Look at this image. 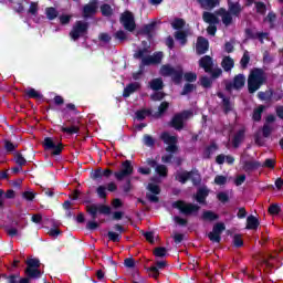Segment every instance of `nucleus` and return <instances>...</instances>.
<instances>
[{
	"instance_id": "f257e3e1",
	"label": "nucleus",
	"mask_w": 283,
	"mask_h": 283,
	"mask_svg": "<svg viewBox=\"0 0 283 283\" xmlns=\"http://www.w3.org/2000/svg\"><path fill=\"white\" fill-rule=\"evenodd\" d=\"M264 81H266V75L264 74V71L260 69L252 70L248 78V90L250 94L258 92Z\"/></svg>"
},
{
	"instance_id": "f03ea898",
	"label": "nucleus",
	"mask_w": 283,
	"mask_h": 283,
	"mask_svg": "<svg viewBox=\"0 0 283 283\" xmlns=\"http://www.w3.org/2000/svg\"><path fill=\"white\" fill-rule=\"evenodd\" d=\"M161 140H164L165 145H168L166 147V151H168V155H165L163 157V163H171V159L174 158V155L176 154L178 146H176V143H178V138L169 133L161 134Z\"/></svg>"
},
{
	"instance_id": "7ed1b4c3",
	"label": "nucleus",
	"mask_w": 283,
	"mask_h": 283,
	"mask_svg": "<svg viewBox=\"0 0 283 283\" xmlns=\"http://www.w3.org/2000/svg\"><path fill=\"white\" fill-rule=\"evenodd\" d=\"M149 50L144 48L134 54L135 59H142V65H158L163 61V52H156L154 55H148Z\"/></svg>"
},
{
	"instance_id": "20e7f679",
	"label": "nucleus",
	"mask_w": 283,
	"mask_h": 283,
	"mask_svg": "<svg viewBox=\"0 0 283 283\" xmlns=\"http://www.w3.org/2000/svg\"><path fill=\"white\" fill-rule=\"evenodd\" d=\"M159 74H161V76H171L175 83H180V80L182 78V69L180 66L172 67L169 64H165L160 67Z\"/></svg>"
},
{
	"instance_id": "39448f33",
	"label": "nucleus",
	"mask_w": 283,
	"mask_h": 283,
	"mask_svg": "<svg viewBox=\"0 0 283 283\" xmlns=\"http://www.w3.org/2000/svg\"><path fill=\"white\" fill-rule=\"evenodd\" d=\"M176 180L185 185L187 180H192L193 185H198L200 182V174L198 170H192L190 172H187L185 170H181L177 172Z\"/></svg>"
},
{
	"instance_id": "423d86ee",
	"label": "nucleus",
	"mask_w": 283,
	"mask_h": 283,
	"mask_svg": "<svg viewBox=\"0 0 283 283\" xmlns=\"http://www.w3.org/2000/svg\"><path fill=\"white\" fill-rule=\"evenodd\" d=\"M87 34V23L83 21H77L73 25L72 31L70 32V36L73 41L81 39V36H85Z\"/></svg>"
},
{
	"instance_id": "0eeeda50",
	"label": "nucleus",
	"mask_w": 283,
	"mask_h": 283,
	"mask_svg": "<svg viewBox=\"0 0 283 283\" xmlns=\"http://www.w3.org/2000/svg\"><path fill=\"white\" fill-rule=\"evenodd\" d=\"M172 207H175V209H179V211L181 213H185V216L198 213V210L200 209V207H198L197 205L187 203L185 201H176L175 203H172Z\"/></svg>"
},
{
	"instance_id": "6e6552de",
	"label": "nucleus",
	"mask_w": 283,
	"mask_h": 283,
	"mask_svg": "<svg viewBox=\"0 0 283 283\" xmlns=\"http://www.w3.org/2000/svg\"><path fill=\"white\" fill-rule=\"evenodd\" d=\"M191 116H193V113H191V111H186V112H182L181 114H177L172 117L171 126L175 129H182L186 120H188V118H191Z\"/></svg>"
},
{
	"instance_id": "1a4fd4ad",
	"label": "nucleus",
	"mask_w": 283,
	"mask_h": 283,
	"mask_svg": "<svg viewBox=\"0 0 283 283\" xmlns=\"http://www.w3.org/2000/svg\"><path fill=\"white\" fill-rule=\"evenodd\" d=\"M27 270L25 273L29 277H41V271H39V266H41V262L39 259H29L27 261Z\"/></svg>"
},
{
	"instance_id": "9d476101",
	"label": "nucleus",
	"mask_w": 283,
	"mask_h": 283,
	"mask_svg": "<svg viewBox=\"0 0 283 283\" xmlns=\"http://www.w3.org/2000/svg\"><path fill=\"white\" fill-rule=\"evenodd\" d=\"M44 149H48L52 151L54 156H59L61 151H63V145L56 140H54L52 137H45L43 142Z\"/></svg>"
},
{
	"instance_id": "9b49d317",
	"label": "nucleus",
	"mask_w": 283,
	"mask_h": 283,
	"mask_svg": "<svg viewBox=\"0 0 283 283\" xmlns=\"http://www.w3.org/2000/svg\"><path fill=\"white\" fill-rule=\"evenodd\" d=\"M120 23L128 32H134L136 30V22L134 21V14L126 11L120 17Z\"/></svg>"
},
{
	"instance_id": "f8f14e48",
	"label": "nucleus",
	"mask_w": 283,
	"mask_h": 283,
	"mask_svg": "<svg viewBox=\"0 0 283 283\" xmlns=\"http://www.w3.org/2000/svg\"><path fill=\"white\" fill-rule=\"evenodd\" d=\"M224 223L214 224L212 231L208 234L209 240H211V242H220V235H222V231H224Z\"/></svg>"
},
{
	"instance_id": "ddd939ff",
	"label": "nucleus",
	"mask_w": 283,
	"mask_h": 283,
	"mask_svg": "<svg viewBox=\"0 0 283 283\" xmlns=\"http://www.w3.org/2000/svg\"><path fill=\"white\" fill-rule=\"evenodd\" d=\"M97 10H98V0H92L88 4H85L83 8L84 19L93 17V14H96Z\"/></svg>"
},
{
	"instance_id": "4468645a",
	"label": "nucleus",
	"mask_w": 283,
	"mask_h": 283,
	"mask_svg": "<svg viewBox=\"0 0 283 283\" xmlns=\"http://www.w3.org/2000/svg\"><path fill=\"white\" fill-rule=\"evenodd\" d=\"M133 170L134 168L132 167V163L126 160L123 163L122 170L119 172H115V178H117V180H123L126 176L132 175Z\"/></svg>"
},
{
	"instance_id": "2eb2a0df",
	"label": "nucleus",
	"mask_w": 283,
	"mask_h": 283,
	"mask_svg": "<svg viewBox=\"0 0 283 283\" xmlns=\"http://www.w3.org/2000/svg\"><path fill=\"white\" fill-rule=\"evenodd\" d=\"M148 193L147 198L150 202H158V193H160V187L155 184H148Z\"/></svg>"
},
{
	"instance_id": "dca6fc26",
	"label": "nucleus",
	"mask_w": 283,
	"mask_h": 283,
	"mask_svg": "<svg viewBox=\"0 0 283 283\" xmlns=\"http://www.w3.org/2000/svg\"><path fill=\"white\" fill-rule=\"evenodd\" d=\"M209 50V41L202 36H199L196 44L197 54H205Z\"/></svg>"
},
{
	"instance_id": "f3484780",
	"label": "nucleus",
	"mask_w": 283,
	"mask_h": 283,
	"mask_svg": "<svg viewBox=\"0 0 283 283\" xmlns=\"http://www.w3.org/2000/svg\"><path fill=\"white\" fill-rule=\"evenodd\" d=\"M137 90H140V84L138 82L132 83L124 88L123 96L128 98V96H132Z\"/></svg>"
},
{
	"instance_id": "a211bd4d",
	"label": "nucleus",
	"mask_w": 283,
	"mask_h": 283,
	"mask_svg": "<svg viewBox=\"0 0 283 283\" xmlns=\"http://www.w3.org/2000/svg\"><path fill=\"white\" fill-rule=\"evenodd\" d=\"M199 65L200 67L205 69V72H211L213 61H211V57L209 55H206L199 61Z\"/></svg>"
},
{
	"instance_id": "6ab92c4d",
	"label": "nucleus",
	"mask_w": 283,
	"mask_h": 283,
	"mask_svg": "<svg viewBox=\"0 0 283 283\" xmlns=\"http://www.w3.org/2000/svg\"><path fill=\"white\" fill-rule=\"evenodd\" d=\"M207 196H209V190L207 189V187H201L196 195L197 202H199L200 205H205Z\"/></svg>"
},
{
	"instance_id": "aec40b11",
	"label": "nucleus",
	"mask_w": 283,
	"mask_h": 283,
	"mask_svg": "<svg viewBox=\"0 0 283 283\" xmlns=\"http://www.w3.org/2000/svg\"><path fill=\"white\" fill-rule=\"evenodd\" d=\"M219 14L222 19L223 25H231V22L233 21V17H231V13L224 9L219 10Z\"/></svg>"
},
{
	"instance_id": "412c9836",
	"label": "nucleus",
	"mask_w": 283,
	"mask_h": 283,
	"mask_svg": "<svg viewBox=\"0 0 283 283\" xmlns=\"http://www.w3.org/2000/svg\"><path fill=\"white\" fill-rule=\"evenodd\" d=\"M244 83H247V77H244L243 74L237 75L233 81L234 90H240V88L244 87Z\"/></svg>"
},
{
	"instance_id": "4be33fe9",
	"label": "nucleus",
	"mask_w": 283,
	"mask_h": 283,
	"mask_svg": "<svg viewBox=\"0 0 283 283\" xmlns=\"http://www.w3.org/2000/svg\"><path fill=\"white\" fill-rule=\"evenodd\" d=\"M258 227H260V221L258 220V218L249 216L247 218V229L255 230L258 229Z\"/></svg>"
},
{
	"instance_id": "5701e85b",
	"label": "nucleus",
	"mask_w": 283,
	"mask_h": 283,
	"mask_svg": "<svg viewBox=\"0 0 283 283\" xmlns=\"http://www.w3.org/2000/svg\"><path fill=\"white\" fill-rule=\"evenodd\" d=\"M112 176V170L109 169H97L93 172V178L97 179V178H109Z\"/></svg>"
},
{
	"instance_id": "b1692460",
	"label": "nucleus",
	"mask_w": 283,
	"mask_h": 283,
	"mask_svg": "<svg viewBox=\"0 0 283 283\" xmlns=\"http://www.w3.org/2000/svg\"><path fill=\"white\" fill-rule=\"evenodd\" d=\"M203 21L210 25H216V23H218V17H216L213 13L205 12Z\"/></svg>"
},
{
	"instance_id": "393cba45",
	"label": "nucleus",
	"mask_w": 283,
	"mask_h": 283,
	"mask_svg": "<svg viewBox=\"0 0 283 283\" xmlns=\"http://www.w3.org/2000/svg\"><path fill=\"white\" fill-rule=\"evenodd\" d=\"M266 107L264 105H259L253 111L252 118L253 120L260 122L262 120V112H264Z\"/></svg>"
},
{
	"instance_id": "a878e982",
	"label": "nucleus",
	"mask_w": 283,
	"mask_h": 283,
	"mask_svg": "<svg viewBox=\"0 0 283 283\" xmlns=\"http://www.w3.org/2000/svg\"><path fill=\"white\" fill-rule=\"evenodd\" d=\"M244 140V129H241L237 133V135L232 139L233 147H240V143Z\"/></svg>"
},
{
	"instance_id": "bb28decb",
	"label": "nucleus",
	"mask_w": 283,
	"mask_h": 283,
	"mask_svg": "<svg viewBox=\"0 0 283 283\" xmlns=\"http://www.w3.org/2000/svg\"><path fill=\"white\" fill-rule=\"evenodd\" d=\"M221 65L226 72H229L234 65L233 59L230 56L223 57Z\"/></svg>"
},
{
	"instance_id": "cd10ccee",
	"label": "nucleus",
	"mask_w": 283,
	"mask_h": 283,
	"mask_svg": "<svg viewBox=\"0 0 283 283\" xmlns=\"http://www.w3.org/2000/svg\"><path fill=\"white\" fill-rule=\"evenodd\" d=\"M229 11L234 17H238L240 12H242V8L240 7V3L229 2Z\"/></svg>"
},
{
	"instance_id": "c85d7f7f",
	"label": "nucleus",
	"mask_w": 283,
	"mask_h": 283,
	"mask_svg": "<svg viewBox=\"0 0 283 283\" xmlns=\"http://www.w3.org/2000/svg\"><path fill=\"white\" fill-rule=\"evenodd\" d=\"M218 151V146L216 144H211L206 150L203 151V158H211L213 154Z\"/></svg>"
},
{
	"instance_id": "c756f323",
	"label": "nucleus",
	"mask_w": 283,
	"mask_h": 283,
	"mask_svg": "<svg viewBox=\"0 0 283 283\" xmlns=\"http://www.w3.org/2000/svg\"><path fill=\"white\" fill-rule=\"evenodd\" d=\"M199 2L202 8H206V10L216 8V6H218V0H199Z\"/></svg>"
},
{
	"instance_id": "7c9ffc66",
	"label": "nucleus",
	"mask_w": 283,
	"mask_h": 283,
	"mask_svg": "<svg viewBox=\"0 0 283 283\" xmlns=\"http://www.w3.org/2000/svg\"><path fill=\"white\" fill-rule=\"evenodd\" d=\"M46 18L50 19V21H54L59 17V11H56L53 7L45 9Z\"/></svg>"
},
{
	"instance_id": "2f4dec72",
	"label": "nucleus",
	"mask_w": 283,
	"mask_h": 283,
	"mask_svg": "<svg viewBox=\"0 0 283 283\" xmlns=\"http://www.w3.org/2000/svg\"><path fill=\"white\" fill-rule=\"evenodd\" d=\"M168 108H169V103L163 102L158 108V113H156L155 116L157 118H160V116H163V114H165V112H167Z\"/></svg>"
},
{
	"instance_id": "473e14b6",
	"label": "nucleus",
	"mask_w": 283,
	"mask_h": 283,
	"mask_svg": "<svg viewBox=\"0 0 283 283\" xmlns=\"http://www.w3.org/2000/svg\"><path fill=\"white\" fill-rule=\"evenodd\" d=\"M150 88L154 91L163 90V80L161 78H155L150 82Z\"/></svg>"
},
{
	"instance_id": "72a5a7b5",
	"label": "nucleus",
	"mask_w": 283,
	"mask_h": 283,
	"mask_svg": "<svg viewBox=\"0 0 283 283\" xmlns=\"http://www.w3.org/2000/svg\"><path fill=\"white\" fill-rule=\"evenodd\" d=\"M175 39L180 42L181 45L187 43V34L185 32L178 31L175 33Z\"/></svg>"
},
{
	"instance_id": "f704fd0d",
	"label": "nucleus",
	"mask_w": 283,
	"mask_h": 283,
	"mask_svg": "<svg viewBox=\"0 0 283 283\" xmlns=\"http://www.w3.org/2000/svg\"><path fill=\"white\" fill-rule=\"evenodd\" d=\"M171 25H172L174 30H181V28H185V20H182V19H175L171 22Z\"/></svg>"
},
{
	"instance_id": "c9c22d12",
	"label": "nucleus",
	"mask_w": 283,
	"mask_h": 283,
	"mask_svg": "<svg viewBox=\"0 0 283 283\" xmlns=\"http://www.w3.org/2000/svg\"><path fill=\"white\" fill-rule=\"evenodd\" d=\"M87 211L93 218H96V214L99 213V206L91 205L87 207Z\"/></svg>"
},
{
	"instance_id": "e433bc0d",
	"label": "nucleus",
	"mask_w": 283,
	"mask_h": 283,
	"mask_svg": "<svg viewBox=\"0 0 283 283\" xmlns=\"http://www.w3.org/2000/svg\"><path fill=\"white\" fill-rule=\"evenodd\" d=\"M27 96L29 98H41V93L34 88H30L27 91Z\"/></svg>"
},
{
	"instance_id": "4c0bfd02",
	"label": "nucleus",
	"mask_w": 283,
	"mask_h": 283,
	"mask_svg": "<svg viewBox=\"0 0 283 283\" xmlns=\"http://www.w3.org/2000/svg\"><path fill=\"white\" fill-rule=\"evenodd\" d=\"M61 132H64V134H78V127H76V126L63 127L62 126Z\"/></svg>"
},
{
	"instance_id": "58836bf2",
	"label": "nucleus",
	"mask_w": 283,
	"mask_h": 283,
	"mask_svg": "<svg viewBox=\"0 0 283 283\" xmlns=\"http://www.w3.org/2000/svg\"><path fill=\"white\" fill-rule=\"evenodd\" d=\"M59 19H60V23L62 25H67V23H70V21H72V15H70V14H62V15L59 17Z\"/></svg>"
},
{
	"instance_id": "ea45409f",
	"label": "nucleus",
	"mask_w": 283,
	"mask_h": 283,
	"mask_svg": "<svg viewBox=\"0 0 283 283\" xmlns=\"http://www.w3.org/2000/svg\"><path fill=\"white\" fill-rule=\"evenodd\" d=\"M39 12V3L31 2L29 8V14H33V17H36V13Z\"/></svg>"
},
{
	"instance_id": "a19ab883",
	"label": "nucleus",
	"mask_w": 283,
	"mask_h": 283,
	"mask_svg": "<svg viewBox=\"0 0 283 283\" xmlns=\"http://www.w3.org/2000/svg\"><path fill=\"white\" fill-rule=\"evenodd\" d=\"M258 96H259V98H260V101H269V99H271V97L273 96V93H271V92H260L259 94H258Z\"/></svg>"
},
{
	"instance_id": "79ce46f5",
	"label": "nucleus",
	"mask_w": 283,
	"mask_h": 283,
	"mask_svg": "<svg viewBox=\"0 0 283 283\" xmlns=\"http://www.w3.org/2000/svg\"><path fill=\"white\" fill-rule=\"evenodd\" d=\"M147 116H149V111H138L136 113L137 120H145V118H147Z\"/></svg>"
},
{
	"instance_id": "37998d69",
	"label": "nucleus",
	"mask_w": 283,
	"mask_h": 283,
	"mask_svg": "<svg viewBox=\"0 0 283 283\" xmlns=\"http://www.w3.org/2000/svg\"><path fill=\"white\" fill-rule=\"evenodd\" d=\"M101 11L104 17H109V14H112V7H109V4H103Z\"/></svg>"
},
{
	"instance_id": "c03bdc74",
	"label": "nucleus",
	"mask_w": 283,
	"mask_h": 283,
	"mask_svg": "<svg viewBox=\"0 0 283 283\" xmlns=\"http://www.w3.org/2000/svg\"><path fill=\"white\" fill-rule=\"evenodd\" d=\"M249 61H251V57L249 56L248 51H245L241 59V66L247 67V65H249Z\"/></svg>"
},
{
	"instance_id": "a18cd8bd",
	"label": "nucleus",
	"mask_w": 283,
	"mask_h": 283,
	"mask_svg": "<svg viewBox=\"0 0 283 283\" xmlns=\"http://www.w3.org/2000/svg\"><path fill=\"white\" fill-rule=\"evenodd\" d=\"M154 253H155L156 258H165V255H167V249L157 248Z\"/></svg>"
},
{
	"instance_id": "49530a36",
	"label": "nucleus",
	"mask_w": 283,
	"mask_h": 283,
	"mask_svg": "<svg viewBox=\"0 0 283 283\" xmlns=\"http://www.w3.org/2000/svg\"><path fill=\"white\" fill-rule=\"evenodd\" d=\"M156 172L159 175V176H167V167L165 165H159L156 167Z\"/></svg>"
},
{
	"instance_id": "de8ad7c7",
	"label": "nucleus",
	"mask_w": 283,
	"mask_h": 283,
	"mask_svg": "<svg viewBox=\"0 0 283 283\" xmlns=\"http://www.w3.org/2000/svg\"><path fill=\"white\" fill-rule=\"evenodd\" d=\"M203 220H218V216L211 211L203 212Z\"/></svg>"
},
{
	"instance_id": "09e8293b",
	"label": "nucleus",
	"mask_w": 283,
	"mask_h": 283,
	"mask_svg": "<svg viewBox=\"0 0 283 283\" xmlns=\"http://www.w3.org/2000/svg\"><path fill=\"white\" fill-rule=\"evenodd\" d=\"M185 81H187L188 83H193V81H196V78H198V76L196 75V73H186L184 75Z\"/></svg>"
},
{
	"instance_id": "8fccbe9b",
	"label": "nucleus",
	"mask_w": 283,
	"mask_h": 283,
	"mask_svg": "<svg viewBox=\"0 0 283 283\" xmlns=\"http://www.w3.org/2000/svg\"><path fill=\"white\" fill-rule=\"evenodd\" d=\"M154 30H156V22H151V23L146 24V25L144 27V32H145L146 34H149L150 32H154Z\"/></svg>"
},
{
	"instance_id": "3c124183",
	"label": "nucleus",
	"mask_w": 283,
	"mask_h": 283,
	"mask_svg": "<svg viewBox=\"0 0 283 283\" xmlns=\"http://www.w3.org/2000/svg\"><path fill=\"white\" fill-rule=\"evenodd\" d=\"M218 96L219 98H222L226 112H229V109H231V104L229 103V101L224 98V95L222 93H218Z\"/></svg>"
},
{
	"instance_id": "603ef678",
	"label": "nucleus",
	"mask_w": 283,
	"mask_h": 283,
	"mask_svg": "<svg viewBox=\"0 0 283 283\" xmlns=\"http://www.w3.org/2000/svg\"><path fill=\"white\" fill-rule=\"evenodd\" d=\"M233 244L234 247H242V244H244V242L242 241V235L235 234L233 237Z\"/></svg>"
},
{
	"instance_id": "864d4df0",
	"label": "nucleus",
	"mask_w": 283,
	"mask_h": 283,
	"mask_svg": "<svg viewBox=\"0 0 283 283\" xmlns=\"http://www.w3.org/2000/svg\"><path fill=\"white\" fill-rule=\"evenodd\" d=\"M272 132H273V129L271 128V126H269V124H264V126H263L264 138H269L271 136Z\"/></svg>"
},
{
	"instance_id": "5fc2aeb1",
	"label": "nucleus",
	"mask_w": 283,
	"mask_h": 283,
	"mask_svg": "<svg viewBox=\"0 0 283 283\" xmlns=\"http://www.w3.org/2000/svg\"><path fill=\"white\" fill-rule=\"evenodd\" d=\"M15 163H17V165H20V167H23V165H25L27 160L21 154H17Z\"/></svg>"
},
{
	"instance_id": "6e6d98bb",
	"label": "nucleus",
	"mask_w": 283,
	"mask_h": 283,
	"mask_svg": "<svg viewBox=\"0 0 283 283\" xmlns=\"http://www.w3.org/2000/svg\"><path fill=\"white\" fill-rule=\"evenodd\" d=\"M255 8H256V12H259V14H264V12H266V7L262 2H258L255 4Z\"/></svg>"
},
{
	"instance_id": "4d7b16f0",
	"label": "nucleus",
	"mask_w": 283,
	"mask_h": 283,
	"mask_svg": "<svg viewBox=\"0 0 283 283\" xmlns=\"http://www.w3.org/2000/svg\"><path fill=\"white\" fill-rule=\"evenodd\" d=\"M214 185H227V177H224V176H217L214 178Z\"/></svg>"
},
{
	"instance_id": "13d9d810",
	"label": "nucleus",
	"mask_w": 283,
	"mask_h": 283,
	"mask_svg": "<svg viewBox=\"0 0 283 283\" xmlns=\"http://www.w3.org/2000/svg\"><path fill=\"white\" fill-rule=\"evenodd\" d=\"M165 98V93L163 92H156L151 95L153 101H163Z\"/></svg>"
},
{
	"instance_id": "bf43d9fd",
	"label": "nucleus",
	"mask_w": 283,
	"mask_h": 283,
	"mask_svg": "<svg viewBox=\"0 0 283 283\" xmlns=\"http://www.w3.org/2000/svg\"><path fill=\"white\" fill-rule=\"evenodd\" d=\"M148 273L150 275V277H158V275H160V273L158 272V268L153 266L148 270Z\"/></svg>"
},
{
	"instance_id": "052dcab7",
	"label": "nucleus",
	"mask_w": 283,
	"mask_h": 283,
	"mask_svg": "<svg viewBox=\"0 0 283 283\" xmlns=\"http://www.w3.org/2000/svg\"><path fill=\"white\" fill-rule=\"evenodd\" d=\"M144 144L147 145V147H153L154 145V138L149 135L144 136Z\"/></svg>"
},
{
	"instance_id": "680f3d73",
	"label": "nucleus",
	"mask_w": 283,
	"mask_h": 283,
	"mask_svg": "<svg viewBox=\"0 0 283 283\" xmlns=\"http://www.w3.org/2000/svg\"><path fill=\"white\" fill-rule=\"evenodd\" d=\"M262 167H266L268 169H273L275 167V161L273 159H266Z\"/></svg>"
},
{
	"instance_id": "e2e57ef3",
	"label": "nucleus",
	"mask_w": 283,
	"mask_h": 283,
	"mask_svg": "<svg viewBox=\"0 0 283 283\" xmlns=\"http://www.w3.org/2000/svg\"><path fill=\"white\" fill-rule=\"evenodd\" d=\"M108 238L112 242H118V240H120V234L116 232H108Z\"/></svg>"
},
{
	"instance_id": "0e129e2a",
	"label": "nucleus",
	"mask_w": 283,
	"mask_h": 283,
	"mask_svg": "<svg viewBox=\"0 0 283 283\" xmlns=\"http://www.w3.org/2000/svg\"><path fill=\"white\" fill-rule=\"evenodd\" d=\"M97 196H99V198H105L107 196V191L104 186H99L97 188Z\"/></svg>"
},
{
	"instance_id": "69168bd1",
	"label": "nucleus",
	"mask_w": 283,
	"mask_h": 283,
	"mask_svg": "<svg viewBox=\"0 0 283 283\" xmlns=\"http://www.w3.org/2000/svg\"><path fill=\"white\" fill-rule=\"evenodd\" d=\"M112 209L107 206H99V213H104V216H109Z\"/></svg>"
},
{
	"instance_id": "338daca9",
	"label": "nucleus",
	"mask_w": 283,
	"mask_h": 283,
	"mask_svg": "<svg viewBox=\"0 0 283 283\" xmlns=\"http://www.w3.org/2000/svg\"><path fill=\"white\" fill-rule=\"evenodd\" d=\"M201 85H202V87H211V78L201 77Z\"/></svg>"
},
{
	"instance_id": "774afa93",
	"label": "nucleus",
	"mask_w": 283,
	"mask_h": 283,
	"mask_svg": "<svg viewBox=\"0 0 283 283\" xmlns=\"http://www.w3.org/2000/svg\"><path fill=\"white\" fill-rule=\"evenodd\" d=\"M23 198H24V200H34V192H32V191H25V192H23Z\"/></svg>"
}]
</instances>
